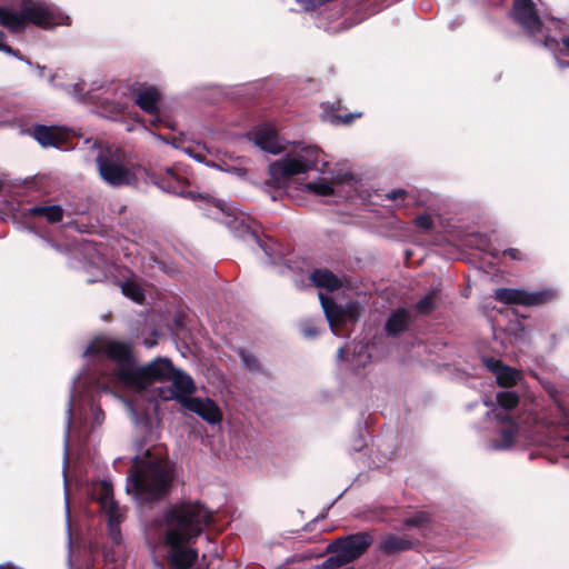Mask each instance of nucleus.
Wrapping results in <instances>:
<instances>
[{"label": "nucleus", "instance_id": "2f4dec72", "mask_svg": "<svg viewBox=\"0 0 569 569\" xmlns=\"http://www.w3.org/2000/svg\"><path fill=\"white\" fill-rule=\"evenodd\" d=\"M0 51L7 52V53L12 52V49L4 43V36L1 31H0Z\"/></svg>", "mask_w": 569, "mask_h": 569}, {"label": "nucleus", "instance_id": "bb28decb", "mask_svg": "<svg viewBox=\"0 0 569 569\" xmlns=\"http://www.w3.org/2000/svg\"><path fill=\"white\" fill-rule=\"evenodd\" d=\"M416 224L423 230H428L432 227V219L428 214H421L416 218Z\"/></svg>", "mask_w": 569, "mask_h": 569}, {"label": "nucleus", "instance_id": "aec40b11", "mask_svg": "<svg viewBox=\"0 0 569 569\" xmlns=\"http://www.w3.org/2000/svg\"><path fill=\"white\" fill-rule=\"evenodd\" d=\"M408 323V312L405 310L397 311L389 318L386 328L389 333L397 335L403 331Z\"/></svg>", "mask_w": 569, "mask_h": 569}, {"label": "nucleus", "instance_id": "f704fd0d", "mask_svg": "<svg viewBox=\"0 0 569 569\" xmlns=\"http://www.w3.org/2000/svg\"><path fill=\"white\" fill-rule=\"evenodd\" d=\"M0 569H17L12 563L0 565Z\"/></svg>", "mask_w": 569, "mask_h": 569}, {"label": "nucleus", "instance_id": "1a4fd4ad", "mask_svg": "<svg viewBox=\"0 0 569 569\" xmlns=\"http://www.w3.org/2000/svg\"><path fill=\"white\" fill-rule=\"evenodd\" d=\"M319 299L326 317L335 332L337 326L349 320H355L360 313V307L357 303H350L346 308H342L328 299L322 292H319Z\"/></svg>", "mask_w": 569, "mask_h": 569}, {"label": "nucleus", "instance_id": "cd10ccee", "mask_svg": "<svg viewBox=\"0 0 569 569\" xmlns=\"http://www.w3.org/2000/svg\"><path fill=\"white\" fill-rule=\"evenodd\" d=\"M513 433H515L513 428L505 431L502 433V439H503L502 443L498 445V447L499 448H506V447L510 446L512 440H513Z\"/></svg>", "mask_w": 569, "mask_h": 569}, {"label": "nucleus", "instance_id": "7c9ffc66", "mask_svg": "<svg viewBox=\"0 0 569 569\" xmlns=\"http://www.w3.org/2000/svg\"><path fill=\"white\" fill-rule=\"evenodd\" d=\"M302 7L307 10H311V9H315L317 7H319V3H317L316 0H311V1H308V0H300Z\"/></svg>", "mask_w": 569, "mask_h": 569}, {"label": "nucleus", "instance_id": "f257e3e1", "mask_svg": "<svg viewBox=\"0 0 569 569\" xmlns=\"http://www.w3.org/2000/svg\"><path fill=\"white\" fill-rule=\"evenodd\" d=\"M90 353H103L116 361L114 379L124 388L142 390L153 382L170 381L171 387L159 388L158 396L162 400H190L196 391L192 378L173 367L168 358H157L140 366L132 357L130 346L109 338H98L88 348Z\"/></svg>", "mask_w": 569, "mask_h": 569}, {"label": "nucleus", "instance_id": "4be33fe9", "mask_svg": "<svg viewBox=\"0 0 569 569\" xmlns=\"http://www.w3.org/2000/svg\"><path fill=\"white\" fill-rule=\"evenodd\" d=\"M212 208L214 209V211L210 212L212 218L221 220L223 223H226V224H228L230 227L238 219L237 217L234 218V220H230L229 219V217L231 214H233V213L231 212V209L229 207H227L226 204H223V203H220V202L214 203L212 206Z\"/></svg>", "mask_w": 569, "mask_h": 569}, {"label": "nucleus", "instance_id": "473e14b6", "mask_svg": "<svg viewBox=\"0 0 569 569\" xmlns=\"http://www.w3.org/2000/svg\"><path fill=\"white\" fill-rule=\"evenodd\" d=\"M503 254L509 256L511 259H521V252L518 249H509Z\"/></svg>", "mask_w": 569, "mask_h": 569}, {"label": "nucleus", "instance_id": "f03ea898", "mask_svg": "<svg viewBox=\"0 0 569 569\" xmlns=\"http://www.w3.org/2000/svg\"><path fill=\"white\" fill-rule=\"evenodd\" d=\"M212 513L198 502L174 507L167 518V545L172 569H188L197 558L191 545L211 522Z\"/></svg>", "mask_w": 569, "mask_h": 569}, {"label": "nucleus", "instance_id": "5701e85b", "mask_svg": "<svg viewBox=\"0 0 569 569\" xmlns=\"http://www.w3.org/2000/svg\"><path fill=\"white\" fill-rule=\"evenodd\" d=\"M124 296L129 297L136 302H141L143 298L142 289L133 281H127L121 286Z\"/></svg>", "mask_w": 569, "mask_h": 569}, {"label": "nucleus", "instance_id": "ddd939ff", "mask_svg": "<svg viewBox=\"0 0 569 569\" xmlns=\"http://www.w3.org/2000/svg\"><path fill=\"white\" fill-rule=\"evenodd\" d=\"M253 140L260 149L267 152L279 153L282 150L278 134L270 126L257 128L253 131Z\"/></svg>", "mask_w": 569, "mask_h": 569}, {"label": "nucleus", "instance_id": "6e6552de", "mask_svg": "<svg viewBox=\"0 0 569 569\" xmlns=\"http://www.w3.org/2000/svg\"><path fill=\"white\" fill-rule=\"evenodd\" d=\"M93 496L99 501L104 515L108 517L109 531L113 541L118 542L120 535L118 525L122 519V512L113 500L111 485L107 481L97 483L93 488Z\"/></svg>", "mask_w": 569, "mask_h": 569}, {"label": "nucleus", "instance_id": "a19ab883", "mask_svg": "<svg viewBox=\"0 0 569 569\" xmlns=\"http://www.w3.org/2000/svg\"><path fill=\"white\" fill-rule=\"evenodd\" d=\"M168 173H169L172 178H174V179H176V176H174V173H173L171 170H169V171H168Z\"/></svg>", "mask_w": 569, "mask_h": 569}, {"label": "nucleus", "instance_id": "2eb2a0df", "mask_svg": "<svg viewBox=\"0 0 569 569\" xmlns=\"http://www.w3.org/2000/svg\"><path fill=\"white\" fill-rule=\"evenodd\" d=\"M485 366L496 376L497 382L501 387H510L520 379V373L509 367L501 365L495 359H485Z\"/></svg>", "mask_w": 569, "mask_h": 569}, {"label": "nucleus", "instance_id": "a211bd4d", "mask_svg": "<svg viewBox=\"0 0 569 569\" xmlns=\"http://www.w3.org/2000/svg\"><path fill=\"white\" fill-rule=\"evenodd\" d=\"M311 281L319 288L327 289L329 291L340 287V280L328 270H317L311 274Z\"/></svg>", "mask_w": 569, "mask_h": 569}, {"label": "nucleus", "instance_id": "f3484780", "mask_svg": "<svg viewBox=\"0 0 569 569\" xmlns=\"http://www.w3.org/2000/svg\"><path fill=\"white\" fill-rule=\"evenodd\" d=\"M34 139L42 146H56L60 140V132L57 128L39 126L33 130Z\"/></svg>", "mask_w": 569, "mask_h": 569}, {"label": "nucleus", "instance_id": "72a5a7b5", "mask_svg": "<svg viewBox=\"0 0 569 569\" xmlns=\"http://www.w3.org/2000/svg\"><path fill=\"white\" fill-rule=\"evenodd\" d=\"M403 194H405L403 190H396V191H392V192L388 193V198L397 199L398 197H401Z\"/></svg>", "mask_w": 569, "mask_h": 569}, {"label": "nucleus", "instance_id": "20e7f679", "mask_svg": "<svg viewBox=\"0 0 569 569\" xmlns=\"http://www.w3.org/2000/svg\"><path fill=\"white\" fill-rule=\"evenodd\" d=\"M29 24L52 28L69 24V17L52 12L46 4L31 0L24 1L20 8L0 7V26L10 32H21Z\"/></svg>", "mask_w": 569, "mask_h": 569}, {"label": "nucleus", "instance_id": "6ab92c4d", "mask_svg": "<svg viewBox=\"0 0 569 569\" xmlns=\"http://www.w3.org/2000/svg\"><path fill=\"white\" fill-rule=\"evenodd\" d=\"M410 547V541L395 535L386 536L381 542V549L388 553L406 550L409 549Z\"/></svg>", "mask_w": 569, "mask_h": 569}, {"label": "nucleus", "instance_id": "dca6fc26", "mask_svg": "<svg viewBox=\"0 0 569 569\" xmlns=\"http://www.w3.org/2000/svg\"><path fill=\"white\" fill-rule=\"evenodd\" d=\"M136 102L146 112L154 114L159 110L160 93L156 88L143 87L139 89Z\"/></svg>", "mask_w": 569, "mask_h": 569}, {"label": "nucleus", "instance_id": "58836bf2", "mask_svg": "<svg viewBox=\"0 0 569 569\" xmlns=\"http://www.w3.org/2000/svg\"><path fill=\"white\" fill-rule=\"evenodd\" d=\"M158 121H159V118H158V117H156V118L152 120V124H153V126H156Z\"/></svg>", "mask_w": 569, "mask_h": 569}, {"label": "nucleus", "instance_id": "37998d69", "mask_svg": "<svg viewBox=\"0 0 569 569\" xmlns=\"http://www.w3.org/2000/svg\"><path fill=\"white\" fill-rule=\"evenodd\" d=\"M566 439L569 441V435L566 437Z\"/></svg>", "mask_w": 569, "mask_h": 569}, {"label": "nucleus", "instance_id": "412c9836", "mask_svg": "<svg viewBox=\"0 0 569 569\" xmlns=\"http://www.w3.org/2000/svg\"><path fill=\"white\" fill-rule=\"evenodd\" d=\"M33 214H40L50 222H58L62 218V209L59 206L34 207L30 210Z\"/></svg>", "mask_w": 569, "mask_h": 569}, {"label": "nucleus", "instance_id": "7ed1b4c3", "mask_svg": "<svg viewBox=\"0 0 569 569\" xmlns=\"http://www.w3.org/2000/svg\"><path fill=\"white\" fill-rule=\"evenodd\" d=\"M172 480L169 461L150 451L137 457L133 471L129 475L126 490L139 501H148L162 496Z\"/></svg>", "mask_w": 569, "mask_h": 569}, {"label": "nucleus", "instance_id": "423d86ee", "mask_svg": "<svg viewBox=\"0 0 569 569\" xmlns=\"http://www.w3.org/2000/svg\"><path fill=\"white\" fill-rule=\"evenodd\" d=\"M97 166L101 179L112 187L134 186L144 174L140 166L126 162L117 154L99 156Z\"/></svg>", "mask_w": 569, "mask_h": 569}, {"label": "nucleus", "instance_id": "393cba45", "mask_svg": "<svg viewBox=\"0 0 569 569\" xmlns=\"http://www.w3.org/2000/svg\"><path fill=\"white\" fill-rule=\"evenodd\" d=\"M367 349V346L363 345H359L355 348V353L357 358L353 361L356 366H365L368 362L370 356L368 355Z\"/></svg>", "mask_w": 569, "mask_h": 569}, {"label": "nucleus", "instance_id": "c756f323", "mask_svg": "<svg viewBox=\"0 0 569 569\" xmlns=\"http://www.w3.org/2000/svg\"><path fill=\"white\" fill-rule=\"evenodd\" d=\"M427 521V518L423 515H419L418 517L411 518L407 520L408 526H420Z\"/></svg>", "mask_w": 569, "mask_h": 569}, {"label": "nucleus", "instance_id": "79ce46f5", "mask_svg": "<svg viewBox=\"0 0 569 569\" xmlns=\"http://www.w3.org/2000/svg\"><path fill=\"white\" fill-rule=\"evenodd\" d=\"M196 160L202 161V158L200 156H194Z\"/></svg>", "mask_w": 569, "mask_h": 569}, {"label": "nucleus", "instance_id": "c9c22d12", "mask_svg": "<svg viewBox=\"0 0 569 569\" xmlns=\"http://www.w3.org/2000/svg\"><path fill=\"white\" fill-rule=\"evenodd\" d=\"M562 43L569 50V34L562 38Z\"/></svg>", "mask_w": 569, "mask_h": 569}, {"label": "nucleus", "instance_id": "a878e982", "mask_svg": "<svg viewBox=\"0 0 569 569\" xmlns=\"http://www.w3.org/2000/svg\"><path fill=\"white\" fill-rule=\"evenodd\" d=\"M433 306H435V295L430 293V295H427L425 298H422L417 303V309L419 312L426 313V312L432 310Z\"/></svg>", "mask_w": 569, "mask_h": 569}, {"label": "nucleus", "instance_id": "e433bc0d", "mask_svg": "<svg viewBox=\"0 0 569 569\" xmlns=\"http://www.w3.org/2000/svg\"><path fill=\"white\" fill-rule=\"evenodd\" d=\"M338 358H339V359H345V350H343V349H339V351H338Z\"/></svg>", "mask_w": 569, "mask_h": 569}, {"label": "nucleus", "instance_id": "9b49d317", "mask_svg": "<svg viewBox=\"0 0 569 569\" xmlns=\"http://www.w3.org/2000/svg\"><path fill=\"white\" fill-rule=\"evenodd\" d=\"M549 293L536 292L530 293L520 289H498L495 292L496 299L505 303H517L523 306L539 305L548 299Z\"/></svg>", "mask_w": 569, "mask_h": 569}, {"label": "nucleus", "instance_id": "4c0bfd02", "mask_svg": "<svg viewBox=\"0 0 569 569\" xmlns=\"http://www.w3.org/2000/svg\"><path fill=\"white\" fill-rule=\"evenodd\" d=\"M154 345H156V342H154V341H148V340L146 341V346H147L148 348H151V347H153Z\"/></svg>", "mask_w": 569, "mask_h": 569}, {"label": "nucleus", "instance_id": "c85d7f7f", "mask_svg": "<svg viewBox=\"0 0 569 569\" xmlns=\"http://www.w3.org/2000/svg\"><path fill=\"white\" fill-rule=\"evenodd\" d=\"M360 117L359 113H356V114H346V116H338V117H335L331 122L332 123H350L355 118H358Z\"/></svg>", "mask_w": 569, "mask_h": 569}, {"label": "nucleus", "instance_id": "b1692460", "mask_svg": "<svg viewBox=\"0 0 569 569\" xmlns=\"http://www.w3.org/2000/svg\"><path fill=\"white\" fill-rule=\"evenodd\" d=\"M498 403L505 409H512L518 405V396L512 391H503L497 395Z\"/></svg>", "mask_w": 569, "mask_h": 569}, {"label": "nucleus", "instance_id": "0eeeda50", "mask_svg": "<svg viewBox=\"0 0 569 569\" xmlns=\"http://www.w3.org/2000/svg\"><path fill=\"white\" fill-rule=\"evenodd\" d=\"M372 541V537L367 532H359L338 539L331 546L335 555L325 561L323 567L327 569H335L353 561L365 553V551L371 546Z\"/></svg>", "mask_w": 569, "mask_h": 569}, {"label": "nucleus", "instance_id": "9d476101", "mask_svg": "<svg viewBox=\"0 0 569 569\" xmlns=\"http://www.w3.org/2000/svg\"><path fill=\"white\" fill-rule=\"evenodd\" d=\"M183 407L210 425L220 423L222 420L220 408L209 398L193 397L190 400H183Z\"/></svg>", "mask_w": 569, "mask_h": 569}, {"label": "nucleus", "instance_id": "ea45409f", "mask_svg": "<svg viewBox=\"0 0 569 569\" xmlns=\"http://www.w3.org/2000/svg\"><path fill=\"white\" fill-rule=\"evenodd\" d=\"M168 190H170V191H172V192H176V191H177V190H176L173 187H171V186H168Z\"/></svg>", "mask_w": 569, "mask_h": 569}, {"label": "nucleus", "instance_id": "f8f14e48", "mask_svg": "<svg viewBox=\"0 0 569 569\" xmlns=\"http://www.w3.org/2000/svg\"><path fill=\"white\" fill-rule=\"evenodd\" d=\"M513 14L516 20L530 32L539 30L540 20L531 0H515Z\"/></svg>", "mask_w": 569, "mask_h": 569}, {"label": "nucleus", "instance_id": "39448f33", "mask_svg": "<svg viewBox=\"0 0 569 569\" xmlns=\"http://www.w3.org/2000/svg\"><path fill=\"white\" fill-rule=\"evenodd\" d=\"M320 151L316 147H296L284 157L269 166L270 181L274 187L284 188L295 176L315 169Z\"/></svg>", "mask_w": 569, "mask_h": 569}, {"label": "nucleus", "instance_id": "4468645a", "mask_svg": "<svg viewBox=\"0 0 569 569\" xmlns=\"http://www.w3.org/2000/svg\"><path fill=\"white\" fill-rule=\"evenodd\" d=\"M348 179L346 174H338L331 179L319 178L303 184V190L319 197H328L335 193L337 186L345 183Z\"/></svg>", "mask_w": 569, "mask_h": 569}]
</instances>
